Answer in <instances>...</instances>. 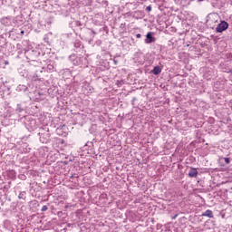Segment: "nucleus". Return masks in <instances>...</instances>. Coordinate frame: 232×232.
<instances>
[{"label":"nucleus","instance_id":"nucleus-1","mask_svg":"<svg viewBox=\"0 0 232 232\" xmlns=\"http://www.w3.org/2000/svg\"><path fill=\"white\" fill-rule=\"evenodd\" d=\"M229 28V24L227 22L221 20L220 23L216 27L217 34H222V32H226Z\"/></svg>","mask_w":232,"mask_h":232},{"label":"nucleus","instance_id":"nucleus-2","mask_svg":"<svg viewBox=\"0 0 232 232\" xmlns=\"http://www.w3.org/2000/svg\"><path fill=\"white\" fill-rule=\"evenodd\" d=\"M155 41H157V38L153 37V33L149 32L146 34L145 44H151V43H155Z\"/></svg>","mask_w":232,"mask_h":232},{"label":"nucleus","instance_id":"nucleus-3","mask_svg":"<svg viewBox=\"0 0 232 232\" xmlns=\"http://www.w3.org/2000/svg\"><path fill=\"white\" fill-rule=\"evenodd\" d=\"M188 177L191 179H197V177H198V170H197L195 168H191L188 171Z\"/></svg>","mask_w":232,"mask_h":232},{"label":"nucleus","instance_id":"nucleus-4","mask_svg":"<svg viewBox=\"0 0 232 232\" xmlns=\"http://www.w3.org/2000/svg\"><path fill=\"white\" fill-rule=\"evenodd\" d=\"M162 72V69L160 66L157 65L153 68L152 71H150V73H153V75H159Z\"/></svg>","mask_w":232,"mask_h":232},{"label":"nucleus","instance_id":"nucleus-5","mask_svg":"<svg viewBox=\"0 0 232 232\" xmlns=\"http://www.w3.org/2000/svg\"><path fill=\"white\" fill-rule=\"evenodd\" d=\"M201 217H208V218H213V211L210 209L206 210L201 214Z\"/></svg>","mask_w":232,"mask_h":232},{"label":"nucleus","instance_id":"nucleus-6","mask_svg":"<svg viewBox=\"0 0 232 232\" xmlns=\"http://www.w3.org/2000/svg\"><path fill=\"white\" fill-rule=\"evenodd\" d=\"M73 46H74L76 52H79L81 50V46H82V43H81L80 40H75L73 43Z\"/></svg>","mask_w":232,"mask_h":232},{"label":"nucleus","instance_id":"nucleus-7","mask_svg":"<svg viewBox=\"0 0 232 232\" xmlns=\"http://www.w3.org/2000/svg\"><path fill=\"white\" fill-rule=\"evenodd\" d=\"M16 111H18L19 113H21V111H23V108H21V104H17Z\"/></svg>","mask_w":232,"mask_h":232},{"label":"nucleus","instance_id":"nucleus-8","mask_svg":"<svg viewBox=\"0 0 232 232\" xmlns=\"http://www.w3.org/2000/svg\"><path fill=\"white\" fill-rule=\"evenodd\" d=\"M224 160H225L226 164H229V162H231L230 158H224Z\"/></svg>","mask_w":232,"mask_h":232},{"label":"nucleus","instance_id":"nucleus-9","mask_svg":"<svg viewBox=\"0 0 232 232\" xmlns=\"http://www.w3.org/2000/svg\"><path fill=\"white\" fill-rule=\"evenodd\" d=\"M41 211H43V212L48 211V206L45 205V206L42 207Z\"/></svg>","mask_w":232,"mask_h":232},{"label":"nucleus","instance_id":"nucleus-10","mask_svg":"<svg viewBox=\"0 0 232 232\" xmlns=\"http://www.w3.org/2000/svg\"><path fill=\"white\" fill-rule=\"evenodd\" d=\"M47 70H53V65L48 64L47 65Z\"/></svg>","mask_w":232,"mask_h":232},{"label":"nucleus","instance_id":"nucleus-11","mask_svg":"<svg viewBox=\"0 0 232 232\" xmlns=\"http://www.w3.org/2000/svg\"><path fill=\"white\" fill-rule=\"evenodd\" d=\"M24 196V192H21L20 194H19V196H18V198H23V197Z\"/></svg>","mask_w":232,"mask_h":232},{"label":"nucleus","instance_id":"nucleus-12","mask_svg":"<svg viewBox=\"0 0 232 232\" xmlns=\"http://www.w3.org/2000/svg\"><path fill=\"white\" fill-rule=\"evenodd\" d=\"M146 11H147V12H151V5L147 6V7H146Z\"/></svg>","mask_w":232,"mask_h":232},{"label":"nucleus","instance_id":"nucleus-13","mask_svg":"<svg viewBox=\"0 0 232 232\" xmlns=\"http://www.w3.org/2000/svg\"><path fill=\"white\" fill-rule=\"evenodd\" d=\"M136 37H137V39H140V38L142 37V34H136Z\"/></svg>","mask_w":232,"mask_h":232},{"label":"nucleus","instance_id":"nucleus-14","mask_svg":"<svg viewBox=\"0 0 232 232\" xmlns=\"http://www.w3.org/2000/svg\"><path fill=\"white\" fill-rule=\"evenodd\" d=\"M6 19H8V17H3V18L1 19V23L6 21Z\"/></svg>","mask_w":232,"mask_h":232},{"label":"nucleus","instance_id":"nucleus-15","mask_svg":"<svg viewBox=\"0 0 232 232\" xmlns=\"http://www.w3.org/2000/svg\"><path fill=\"white\" fill-rule=\"evenodd\" d=\"M76 26H82V24H81L80 21H77V22H76Z\"/></svg>","mask_w":232,"mask_h":232},{"label":"nucleus","instance_id":"nucleus-16","mask_svg":"<svg viewBox=\"0 0 232 232\" xmlns=\"http://www.w3.org/2000/svg\"><path fill=\"white\" fill-rule=\"evenodd\" d=\"M4 64H5V66H6V65L10 64V63L5 60V61L4 62Z\"/></svg>","mask_w":232,"mask_h":232},{"label":"nucleus","instance_id":"nucleus-17","mask_svg":"<svg viewBox=\"0 0 232 232\" xmlns=\"http://www.w3.org/2000/svg\"><path fill=\"white\" fill-rule=\"evenodd\" d=\"M179 217V214H176L174 217H172V220H175Z\"/></svg>","mask_w":232,"mask_h":232},{"label":"nucleus","instance_id":"nucleus-18","mask_svg":"<svg viewBox=\"0 0 232 232\" xmlns=\"http://www.w3.org/2000/svg\"><path fill=\"white\" fill-rule=\"evenodd\" d=\"M114 64H117L119 62L117 60H113Z\"/></svg>","mask_w":232,"mask_h":232},{"label":"nucleus","instance_id":"nucleus-19","mask_svg":"<svg viewBox=\"0 0 232 232\" xmlns=\"http://www.w3.org/2000/svg\"><path fill=\"white\" fill-rule=\"evenodd\" d=\"M21 35H24V31H21Z\"/></svg>","mask_w":232,"mask_h":232},{"label":"nucleus","instance_id":"nucleus-20","mask_svg":"<svg viewBox=\"0 0 232 232\" xmlns=\"http://www.w3.org/2000/svg\"><path fill=\"white\" fill-rule=\"evenodd\" d=\"M92 33L95 35V34H97V33H95V31H93V30H92Z\"/></svg>","mask_w":232,"mask_h":232},{"label":"nucleus","instance_id":"nucleus-21","mask_svg":"<svg viewBox=\"0 0 232 232\" xmlns=\"http://www.w3.org/2000/svg\"><path fill=\"white\" fill-rule=\"evenodd\" d=\"M229 73H232V69L228 72Z\"/></svg>","mask_w":232,"mask_h":232}]
</instances>
